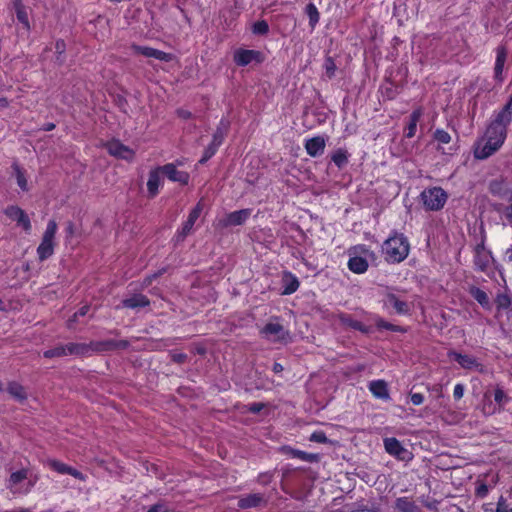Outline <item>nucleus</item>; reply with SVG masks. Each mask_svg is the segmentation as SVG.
<instances>
[{"label": "nucleus", "mask_w": 512, "mask_h": 512, "mask_svg": "<svg viewBox=\"0 0 512 512\" xmlns=\"http://www.w3.org/2000/svg\"><path fill=\"white\" fill-rule=\"evenodd\" d=\"M409 251L408 239L403 234H393L382 245V252L388 263L402 262L407 258Z\"/></svg>", "instance_id": "obj_1"}, {"label": "nucleus", "mask_w": 512, "mask_h": 512, "mask_svg": "<svg viewBox=\"0 0 512 512\" xmlns=\"http://www.w3.org/2000/svg\"><path fill=\"white\" fill-rule=\"evenodd\" d=\"M512 121L500 112H494L493 119L486 129L485 136L503 145L507 136V127Z\"/></svg>", "instance_id": "obj_2"}, {"label": "nucleus", "mask_w": 512, "mask_h": 512, "mask_svg": "<svg viewBox=\"0 0 512 512\" xmlns=\"http://www.w3.org/2000/svg\"><path fill=\"white\" fill-rule=\"evenodd\" d=\"M56 232L57 223L54 220H50L43 234L41 243L37 248V255L40 261H44L53 255L55 246L54 238Z\"/></svg>", "instance_id": "obj_3"}, {"label": "nucleus", "mask_w": 512, "mask_h": 512, "mask_svg": "<svg viewBox=\"0 0 512 512\" xmlns=\"http://www.w3.org/2000/svg\"><path fill=\"white\" fill-rule=\"evenodd\" d=\"M447 193L440 187L425 189L421 193V200L427 210L438 211L447 201Z\"/></svg>", "instance_id": "obj_4"}, {"label": "nucleus", "mask_w": 512, "mask_h": 512, "mask_svg": "<svg viewBox=\"0 0 512 512\" xmlns=\"http://www.w3.org/2000/svg\"><path fill=\"white\" fill-rule=\"evenodd\" d=\"M90 351V346L84 343H67L46 350L43 355L46 358L62 357L67 355H85Z\"/></svg>", "instance_id": "obj_5"}, {"label": "nucleus", "mask_w": 512, "mask_h": 512, "mask_svg": "<svg viewBox=\"0 0 512 512\" xmlns=\"http://www.w3.org/2000/svg\"><path fill=\"white\" fill-rule=\"evenodd\" d=\"M496 141L491 140L487 136H483L481 139L477 141L474 148V156L477 159H486L494 154L496 151L500 149L502 146L500 143H495Z\"/></svg>", "instance_id": "obj_6"}, {"label": "nucleus", "mask_w": 512, "mask_h": 512, "mask_svg": "<svg viewBox=\"0 0 512 512\" xmlns=\"http://www.w3.org/2000/svg\"><path fill=\"white\" fill-rule=\"evenodd\" d=\"M263 337L270 341H285L289 335L288 331L278 321L268 322L261 330Z\"/></svg>", "instance_id": "obj_7"}, {"label": "nucleus", "mask_w": 512, "mask_h": 512, "mask_svg": "<svg viewBox=\"0 0 512 512\" xmlns=\"http://www.w3.org/2000/svg\"><path fill=\"white\" fill-rule=\"evenodd\" d=\"M360 250L363 253H368V249H366L364 246H358L355 247L353 251H349V260H348V268L350 271L356 274H362L365 273L368 269V261L361 257L356 255V252Z\"/></svg>", "instance_id": "obj_8"}, {"label": "nucleus", "mask_w": 512, "mask_h": 512, "mask_svg": "<svg viewBox=\"0 0 512 512\" xmlns=\"http://www.w3.org/2000/svg\"><path fill=\"white\" fill-rule=\"evenodd\" d=\"M27 476L28 471L26 469L13 472L8 479L7 488L13 494H27L31 490L33 483L28 484L25 488L19 486L21 482L27 479Z\"/></svg>", "instance_id": "obj_9"}, {"label": "nucleus", "mask_w": 512, "mask_h": 512, "mask_svg": "<svg viewBox=\"0 0 512 512\" xmlns=\"http://www.w3.org/2000/svg\"><path fill=\"white\" fill-rule=\"evenodd\" d=\"M385 451L399 460L411 459V453L394 437L384 439Z\"/></svg>", "instance_id": "obj_10"}, {"label": "nucleus", "mask_w": 512, "mask_h": 512, "mask_svg": "<svg viewBox=\"0 0 512 512\" xmlns=\"http://www.w3.org/2000/svg\"><path fill=\"white\" fill-rule=\"evenodd\" d=\"M108 153L116 158L126 161L133 160L135 151L130 147L122 144L119 140H112L106 144Z\"/></svg>", "instance_id": "obj_11"}, {"label": "nucleus", "mask_w": 512, "mask_h": 512, "mask_svg": "<svg viewBox=\"0 0 512 512\" xmlns=\"http://www.w3.org/2000/svg\"><path fill=\"white\" fill-rule=\"evenodd\" d=\"M449 357L455 360L463 369L483 371V365L472 355L462 354L455 351L449 352Z\"/></svg>", "instance_id": "obj_12"}, {"label": "nucleus", "mask_w": 512, "mask_h": 512, "mask_svg": "<svg viewBox=\"0 0 512 512\" xmlns=\"http://www.w3.org/2000/svg\"><path fill=\"white\" fill-rule=\"evenodd\" d=\"M4 213L13 221H16L27 233L31 231V222L23 209L18 206H8Z\"/></svg>", "instance_id": "obj_13"}, {"label": "nucleus", "mask_w": 512, "mask_h": 512, "mask_svg": "<svg viewBox=\"0 0 512 512\" xmlns=\"http://www.w3.org/2000/svg\"><path fill=\"white\" fill-rule=\"evenodd\" d=\"M132 50L136 54L143 55L148 58H155L160 61L170 62L174 59V56L170 53H166L164 51L154 49L148 46H140V45H132Z\"/></svg>", "instance_id": "obj_14"}, {"label": "nucleus", "mask_w": 512, "mask_h": 512, "mask_svg": "<svg viewBox=\"0 0 512 512\" xmlns=\"http://www.w3.org/2000/svg\"><path fill=\"white\" fill-rule=\"evenodd\" d=\"M383 305L386 308L393 307L395 312L400 315H405L410 312L411 304L407 301L401 300L394 293H387L383 301Z\"/></svg>", "instance_id": "obj_15"}, {"label": "nucleus", "mask_w": 512, "mask_h": 512, "mask_svg": "<svg viewBox=\"0 0 512 512\" xmlns=\"http://www.w3.org/2000/svg\"><path fill=\"white\" fill-rule=\"evenodd\" d=\"M250 209H242L227 214L224 218L219 220L222 227L242 225L250 216Z\"/></svg>", "instance_id": "obj_16"}, {"label": "nucleus", "mask_w": 512, "mask_h": 512, "mask_svg": "<svg viewBox=\"0 0 512 512\" xmlns=\"http://www.w3.org/2000/svg\"><path fill=\"white\" fill-rule=\"evenodd\" d=\"M48 466L59 474H68L80 481H86L87 476L75 468L66 465L58 460L50 459L47 461Z\"/></svg>", "instance_id": "obj_17"}, {"label": "nucleus", "mask_w": 512, "mask_h": 512, "mask_svg": "<svg viewBox=\"0 0 512 512\" xmlns=\"http://www.w3.org/2000/svg\"><path fill=\"white\" fill-rule=\"evenodd\" d=\"M234 62L238 66H246L253 61H261V53L255 50L238 49L234 52Z\"/></svg>", "instance_id": "obj_18"}, {"label": "nucleus", "mask_w": 512, "mask_h": 512, "mask_svg": "<svg viewBox=\"0 0 512 512\" xmlns=\"http://www.w3.org/2000/svg\"><path fill=\"white\" fill-rule=\"evenodd\" d=\"M162 174L167 176V178L173 182H178L180 184L186 185L189 182V174L185 171L177 170L174 164H166L160 167Z\"/></svg>", "instance_id": "obj_19"}, {"label": "nucleus", "mask_w": 512, "mask_h": 512, "mask_svg": "<svg viewBox=\"0 0 512 512\" xmlns=\"http://www.w3.org/2000/svg\"><path fill=\"white\" fill-rule=\"evenodd\" d=\"M326 141L322 136H315L305 141L304 147L311 157H318L323 154Z\"/></svg>", "instance_id": "obj_20"}, {"label": "nucleus", "mask_w": 512, "mask_h": 512, "mask_svg": "<svg viewBox=\"0 0 512 512\" xmlns=\"http://www.w3.org/2000/svg\"><path fill=\"white\" fill-rule=\"evenodd\" d=\"M266 503L264 495L261 493H253L239 497L238 507L240 509L256 508Z\"/></svg>", "instance_id": "obj_21"}, {"label": "nucleus", "mask_w": 512, "mask_h": 512, "mask_svg": "<svg viewBox=\"0 0 512 512\" xmlns=\"http://www.w3.org/2000/svg\"><path fill=\"white\" fill-rule=\"evenodd\" d=\"M491 261V253L485 249L483 244H479L475 248L474 264L480 271H485Z\"/></svg>", "instance_id": "obj_22"}, {"label": "nucleus", "mask_w": 512, "mask_h": 512, "mask_svg": "<svg viewBox=\"0 0 512 512\" xmlns=\"http://www.w3.org/2000/svg\"><path fill=\"white\" fill-rule=\"evenodd\" d=\"M203 206L202 203L199 202L189 213L188 219L183 224L181 231L179 232V237L184 238L186 237L192 230L195 222L199 218L201 212H202Z\"/></svg>", "instance_id": "obj_23"}, {"label": "nucleus", "mask_w": 512, "mask_h": 512, "mask_svg": "<svg viewBox=\"0 0 512 512\" xmlns=\"http://www.w3.org/2000/svg\"><path fill=\"white\" fill-rule=\"evenodd\" d=\"M368 388L374 397L381 400L390 399L387 383L384 380L371 381L368 385Z\"/></svg>", "instance_id": "obj_24"}, {"label": "nucleus", "mask_w": 512, "mask_h": 512, "mask_svg": "<svg viewBox=\"0 0 512 512\" xmlns=\"http://www.w3.org/2000/svg\"><path fill=\"white\" fill-rule=\"evenodd\" d=\"M161 173H162V171H161L160 167L152 170L149 173V178L147 181V189H148L150 197L156 196L159 191L160 186L162 185Z\"/></svg>", "instance_id": "obj_25"}, {"label": "nucleus", "mask_w": 512, "mask_h": 512, "mask_svg": "<svg viewBox=\"0 0 512 512\" xmlns=\"http://www.w3.org/2000/svg\"><path fill=\"white\" fill-rule=\"evenodd\" d=\"M506 58H507L506 49L503 46L497 47L494 74H495V79L498 80L499 82L503 81L502 73H503Z\"/></svg>", "instance_id": "obj_26"}, {"label": "nucleus", "mask_w": 512, "mask_h": 512, "mask_svg": "<svg viewBox=\"0 0 512 512\" xmlns=\"http://www.w3.org/2000/svg\"><path fill=\"white\" fill-rule=\"evenodd\" d=\"M395 508L399 512H421V508L408 497H399L395 501Z\"/></svg>", "instance_id": "obj_27"}, {"label": "nucleus", "mask_w": 512, "mask_h": 512, "mask_svg": "<svg viewBox=\"0 0 512 512\" xmlns=\"http://www.w3.org/2000/svg\"><path fill=\"white\" fill-rule=\"evenodd\" d=\"M469 293L484 309H491V302L488 294L485 291L476 286H472L469 289Z\"/></svg>", "instance_id": "obj_28"}, {"label": "nucleus", "mask_w": 512, "mask_h": 512, "mask_svg": "<svg viewBox=\"0 0 512 512\" xmlns=\"http://www.w3.org/2000/svg\"><path fill=\"white\" fill-rule=\"evenodd\" d=\"M149 300L145 295L135 294L127 299L122 301V304L126 308L136 309L140 307H145L149 305Z\"/></svg>", "instance_id": "obj_29"}, {"label": "nucleus", "mask_w": 512, "mask_h": 512, "mask_svg": "<svg viewBox=\"0 0 512 512\" xmlns=\"http://www.w3.org/2000/svg\"><path fill=\"white\" fill-rule=\"evenodd\" d=\"M7 391L18 402L22 403L27 399V393L25 388L17 383V382H10L7 386Z\"/></svg>", "instance_id": "obj_30"}, {"label": "nucleus", "mask_w": 512, "mask_h": 512, "mask_svg": "<svg viewBox=\"0 0 512 512\" xmlns=\"http://www.w3.org/2000/svg\"><path fill=\"white\" fill-rule=\"evenodd\" d=\"M13 6L16 11L18 21L24 26L25 29H30L28 13L26 7L22 4L21 0H14Z\"/></svg>", "instance_id": "obj_31"}, {"label": "nucleus", "mask_w": 512, "mask_h": 512, "mask_svg": "<svg viewBox=\"0 0 512 512\" xmlns=\"http://www.w3.org/2000/svg\"><path fill=\"white\" fill-rule=\"evenodd\" d=\"M228 126H229V124L227 121H225L223 119L220 121V124H219L216 132L213 134V139H212V142L210 143L211 145L218 148L222 144V142L227 134Z\"/></svg>", "instance_id": "obj_32"}, {"label": "nucleus", "mask_w": 512, "mask_h": 512, "mask_svg": "<svg viewBox=\"0 0 512 512\" xmlns=\"http://www.w3.org/2000/svg\"><path fill=\"white\" fill-rule=\"evenodd\" d=\"M284 290L283 294L290 295L299 288L298 279L291 273H285L283 276Z\"/></svg>", "instance_id": "obj_33"}, {"label": "nucleus", "mask_w": 512, "mask_h": 512, "mask_svg": "<svg viewBox=\"0 0 512 512\" xmlns=\"http://www.w3.org/2000/svg\"><path fill=\"white\" fill-rule=\"evenodd\" d=\"M421 116H422L421 109H416L411 113L409 123L406 128V134H405L407 138L414 137V135L416 133V129H417V124H418V121L421 118Z\"/></svg>", "instance_id": "obj_34"}, {"label": "nucleus", "mask_w": 512, "mask_h": 512, "mask_svg": "<svg viewBox=\"0 0 512 512\" xmlns=\"http://www.w3.org/2000/svg\"><path fill=\"white\" fill-rule=\"evenodd\" d=\"M288 453L292 458H297L305 462H317L319 459L317 454H311L297 449H289Z\"/></svg>", "instance_id": "obj_35"}, {"label": "nucleus", "mask_w": 512, "mask_h": 512, "mask_svg": "<svg viewBox=\"0 0 512 512\" xmlns=\"http://www.w3.org/2000/svg\"><path fill=\"white\" fill-rule=\"evenodd\" d=\"M331 159L338 168H342L348 163V154L344 149H338L332 154Z\"/></svg>", "instance_id": "obj_36"}, {"label": "nucleus", "mask_w": 512, "mask_h": 512, "mask_svg": "<svg viewBox=\"0 0 512 512\" xmlns=\"http://www.w3.org/2000/svg\"><path fill=\"white\" fill-rule=\"evenodd\" d=\"M498 310L508 309L512 305V297L508 293H499L495 299Z\"/></svg>", "instance_id": "obj_37"}, {"label": "nucleus", "mask_w": 512, "mask_h": 512, "mask_svg": "<svg viewBox=\"0 0 512 512\" xmlns=\"http://www.w3.org/2000/svg\"><path fill=\"white\" fill-rule=\"evenodd\" d=\"M305 10H306V14L309 18L310 26H311V28H314L316 26V24L319 22V18H320L318 9L316 8V6L313 3H309L306 6Z\"/></svg>", "instance_id": "obj_38"}, {"label": "nucleus", "mask_w": 512, "mask_h": 512, "mask_svg": "<svg viewBox=\"0 0 512 512\" xmlns=\"http://www.w3.org/2000/svg\"><path fill=\"white\" fill-rule=\"evenodd\" d=\"M12 168H13V170L15 172V176H16V180H17L18 186L23 191H27L28 190V182H27V179H26V176H25L24 172L22 171V169L17 164H14L12 166Z\"/></svg>", "instance_id": "obj_39"}, {"label": "nucleus", "mask_w": 512, "mask_h": 512, "mask_svg": "<svg viewBox=\"0 0 512 512\" xmlns=\"http://www.w3.org/2000/svg\"><path fill=\"white\" fill-rule=\"evenodd\" d=\"M342 321H343L346 325H348V326L352 327L353 329L359 330V331H361V332H363V333H367V332H368V329L365 327V325H364V324H362L361 322H359V321H357V320L352 319V318H351V317H349V316H345V317H343V318H342Z\"/></svg>", "instance_id": "obj_40"}, {"label": "nucleus", "mask_w": 512, "mask_h": 512, "mask_svg": "<svg viewBox=\"0 0 512 512\" xmlns=\"http://www.w3.org/2000/svg\"><path fill=\"white\" fill-rule=\"evenodd\" d=\"M375 324L378 328H381V329L391 330V331H395V332H403L404 331L403 328L393 325V324L385 321L382 318H377L375 321Z\"/></svg>", "instance_id": "obj_41"}, {"label": "nucleus", "mask_w": 512, "mask_h": 512, "mask_svg": "<svg viewBox=\"0 0 512 512\" xmlns=\"http://www.w3.org/2000/svg\"><path fill=\"white\" fill-rule=\"evenodd\" d=\"M434 138L439 143H442V144H448L451 141L450 134L447 131L443 130V129H437L434 132Z\"/></svg>", "instance_id": "obj_42"}, {"label": "nucleus", "mask_w": 512, "mask_h": 512, "mask_svg": "<svg viewBox=\"0 0 512 512\" xmlns=\"http://www.w3.org/2000/svg\"><path fill=\"white\" fill-rule=\"evenodd\" d=\"M253 33L264 35L269 31V26L266 21L261 20L253 24Z\"/></svg>", "instance_id": "obj_43"}, {"label": "nucleus", "mask_w": 512, "mask_h": 512, "mask_svg": "<svg viewBox=\"0 0 512 512\" xmlns=\"http://www.w3.org/2000/svg\"><path fill=\"white\" fill-rule=\"evenodd\" d=\"M495 512H512V506H510L506 498L500 496L496 504Z\"/></svg>", "instance_id": "obj_44"}, {"label": "nucleus", "mask_w": 512, "mask_h": 512, "mask_svg": "<svg viewBox=\"0 0 512 512\" xmlns=\"http://www.w3.org/2000/svg\"><path fill=\"white\" fill-rule=\"evenodd\" d=\"M494 401L498 405V409H501L507 402V396L502 389H496L494 392Z\"/></svg>", "instance_id": "obj_45"}, {"label": "nucleus", "mask_w": 512, "mask_h": 512, "mask_svg": "<svg viewBox=\"0 0 512 512\" xmlns=\"http://www.w3.org/2000/svg\"><path fill=\"white\" fill-rule=\"evenodd\" d=\"M310 441L316 443H326L328 441L325 433L323 431H315L310 435Z\"/></svg>", "instance_id": "obj_46"}, {"label": "nucleus", "mask_w": 512, "mask_h": 512, "mask_svg": "<svg viewBox=\"0 0 512 512\" xmlns=\"http://www.w3.org/2000/svg\"><path fill=\"white\" fill-rule=\"evenodd\" d=\"M498 112H500L501 114H503L512 121V95L510 96L507 103L503 106V108Z\"/></svg>", "instance_id": "obj_47"}, {"label": "nucleus", "mask_w": 512, "mask_h": 512, "mask_svg": "<svg viewBox=\"0 0 512 512\" xmlns=\"http://www.w3.org/2000/svg\"><path fill=\"white\" fill-rule=\"evenodd\" d=\"M217 147L213 146V145H209L205 151H204V155L203 157L201 158L200 160V163H204L206 162L208 159H210L217 151Z\"/></svg>", "instance_id": "obj_48"}, {"label": "nucleus", "mask_w": 512, "mask_h": 512, "mask_svg": "<svg viewBox=\"0 0 512 512\" xmlns=\"http://www.w3.org/2000/svg\"><path fill=\"white\" fill-rule=\"evenodd\" d=\"M325 69H326V73L329 77H332L334 76V73H335V70H336V65L334 63V61L331 59V58H327L326 61H325Z\"/></svg>", "instance_id": "obj_49"}, {"label": "nucleus", "mask_w": 512, "mask_h": 512, "mask_svg": "<svg viewBox=\"0 0 512 512\" xmlns=\"http://www.w3.org/2000/svg\"><path fill=\"white\" fill-rule=\"evenodd\" d=\"M464 391H465V386L463 384H461V383L456 384L454 387V390H453L454 399L460 400L464 395Z\"/></svg>", "instance_id": "obj_50"}, {"label": "nucleus", "mask_w": 512, "mask_h": 512, "mask_svg": "<svg viewBox=\"0 0 512 512\" xmlns=\"http://www.w3.org/2000/svg\"><path fill=\"white\" fill-rule=\"evenodd\" d=\"M411 402L414 404V405H421L424 401V396L421 394V393H413L411 394Z\"/></svg>", "instance_id": "obj_51"}, {"label": "nucleus", "mask_w": 512, "mask_h": 512, "mask_svg": "<svg viewBox=\"0 0 512 512\" xmlns=\"http://www.w3.org/2000/svg\"><path fill=\"white\" fill-rule=\"evenodd\" d=\"M186 358H187V355L183 354V353H173L172 354L173 361L177 362V363L185 362Z\"/></svg>", "instance_id": "obj_52"}, {"label": "nucleus", "mask_w": 512, "mask_h": 512, "mask_svg": "<svg viewBox=\"0 0 512 512\" xmlns=\"http://www.w3.org/2000/svg\"><path fill=\"white\" fill-rule=\"evenodd\" d=\"M89 306L84 305L81 307L76 313H74V318H78L79 316H85L89 311Z\"/></svg>", "instance_id": "obj_53"}, {"label": "nucleus", "mask_w": 512, "mask_h": 512, "mask_svg": "<svg viewBox=\"0 0 512 512\" xmlns=\"http://www.w3.org/2000/svg\"><path fill=\"white\" fill-rule=\"evenodd\" d=\"M148 512H167L166 508L163 505H154L152 506Z\"/></svg>", "instance_id": "obj_54"}, {"label": "nucleus", "mask_w": 512, "mask_h": 512, "mask_svg": "<svg viewBox=\"0 0 512 512\" xmlns=\"http://www.w3.org/2000/svg\"><path fill=\"white\" fill-rule=\"evenodd\" d=\"M504 257L507 261L512 262V246L506 249Z\"/></svg>", "instance_id": "obj_55"}, {"label": "nucleus", "mask_w": 512, "mask_h": 512, "mask_svg": "<svg viewBox=\"0 0 512 512\" xmlns=\"http://www.w3.org/2000/svg\"><path fill=\"white\" fill-rule=\"evenodd\" d=\"M487 487L485 485H481L478 489H477V494L479 496H482L484 497L486 494H487Z\"/></svg>", "instance_id": "obj_56"}, {"label": "nucleus", "mask_w": 512, "mask_h": 512, "mask_svg": "<svg viewBox=\"0 0 512 512\" xmlns=\"http://www.w3.org/2000/svg\"><path fill=\"white\" fill-rule=\"evenodd\" d=\"M8 106H9V101L4 97H0V110H3L5 108H7Z\"/></svg>", "instance_id": "obj_57"}, {"label": "nucleus", "mask_w": 512, "mask_h": 512, "mask_svg": "<svg viewBox=\"0 0 512 512\" xmlns=\"http://www.w3.org/2000/svg\"><path fill=\"white\" fill-rule=\"evenodd\" d=\"M272 370L275 373H280L283 371V366L280 363H274Z\"/></svg>", "instance_id": "obj_58"}, {"label": "nucleus", "mask_w": 512, "mask_h": 512, "mask_svg": "<svg viewBox=\"0 0 512 512\" xmlns=\"http://www.w3.org/2000/svg\"><path fill=\"white\" fill-rule=\"evenodd\" d=\"M64 47H65V44H64L63 41H57L56 42V50L58 52H60V53L63 52L64 51Z\"/></svg>", "instance_id": "obj_59"}, {"label": "nucleus", "mask_w": 512, "mask_h": 512, "mask_svg": "<svg viewBox=\"0 0 512 512\" xmlns=\"http://www.w3.org/2000/svg\"><path fill=\"white\" fill-rule=\"evenodd\" d=\"M55 128L54 123H47L42 127L43 131H52Z\"/></svg>", "instance_id": "obj_60"}, {"label": "nucleus", "mask_w": 512, "mask_h": 512, "mask_svg": "<svg viewBox=\"0 0 512 512\" xmlns=\"http://www.w3.org/2000/svg\"><path fill=\"white\" fill-rule=\"evenodd\" d=\"M261 410V404H252L250 407V411L259 412Z\"/></svg>", "instance_id": "obj_61"}, {"label": "nucleus", "mask_w": 512, "mask_h": 512, "mask_svg": "<svg viewBox=\"0 0 512 512\" xmlns=\"http://www.w3.org/2000/svg\"><path fill=\"white\" fill-rule=\"evenodd\" d=\"M505 215L508 218H512V204L509 205L505 210Z\"/></svg>", "instance_id": "obj_62"}, {"label": "nucleus", "mask_w": 512, "mask_h": 512, "mask_svg": "<svg viewBox=\"0 0 512 512\" xmlns=\"http://www.w3.org/2000/svg\"><path fill=\"white\" fill-rule=\"evenodd\" d=\"M77 321V318H74V315L68 320L67 326L68 328H73V324Z\"/></svg>", "instance_id": "obj_63"}, {"label": "nucleus", "mask_w": 512, "mask_h": 512, "mask_svg": "<svg viewBox=\"0 0 512 512\" xmlns=\"http://www.w3.org/2000/svg\"><path fill=\"white\" fill-rule=\"evenodd\" d=\"M179 115L183 118H189L191 116L190 112L187 111H179Z\"/></svg>", "instance_id": "obj_64"}]
</instances>
